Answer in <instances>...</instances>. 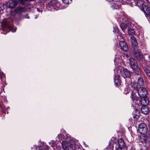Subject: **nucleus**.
<instances>
[{
  "label": "nucleus",
  "instance_id": "nucleus-8",
  "mask_svg": "<svg viewBox=\"0 0 150 150\" xmlns=\"http://www.w3.org/2000/svg\"><path fill=\"white\" fill-rule=\"evenodd\" d=\"M1 24L3 27L8 29L12 32L15 31L14 30V27L10 23L8 22L6 19L4 18L3 19L1 22Z\"/></svg>",
  "mask_w": 150,
  "mask_h": 150
},
{
  "label": "nucleus",
  "instance_id": "nucleus-29",
  "mask_svg": "<svg viewBox=\"0 0 150 150\" xmlns=\"http://www.w3.org/2000/svg\"><path fill=\"white\" fill-rule=\"evenodd\" d=\"M6 4L3 3H0V11H3L6 7Z\"/></svg>",
  "mask_w": 150,
  "mask_h": 150
},
{
  "label": "nucleus",
  "instance_id": "nucleus-4",
  "mask_svg": "<svg viewBox=\"0 0 150 150\" xmlns=\"http://www.w3.org/2000/svg\"><path fill=\"white\" fill-rule=\"evenodd\" d=\"M129 63L134 72L138 75H140L141 73V71L138 66L137 62L132 57L129 58Z\"/></svg>",
  "mask_w": 150,
  "mask_h": 150
},
{
  "label": "nucleus",
  "instance_id": "nucleus-42",
  "mask_svg": "<svg viewBox=\"0 0 150 150\" xmlns=\"http://www.w3.org/2000/svg\"><path fill=\"white\" fill-rule=\"evenodd\" d=\"M129 56H130V55H128V54H126V57H127V59H129V58L131 57V56L130 57H129Z\"/></svg>",
  "mask_w": 150,
  "mask_h": 150
},
{
  "label": "nucleus",
  "instance_id": "nucleus-7",
  "mask_svg": "<svg viewBox=\"0 0 150 150\" xmlns=\"http://www.w3.org/2000/svg\"><path fill=\"white\" fill-rule=\"evenodd\" d=\"M133 53L134 56L139 60L140 63L142 64H144L142 62L144 58H143V56L141 52V50L139 49L135 48L134 49Z\"/></svg>",
  "mask_w": 150,
  "mask_h": 150
},
{
  "label": "nucleus",
  "instance_id": "nucleus-23",
  "mask_svg": "<svg viewBox=\"0 0 150 150\" xmlns=\"http://www.w3.org/2000/svg\"><path fill=\"white\" fill-rule=\"evenodd\" d=\"M49 147L47 145H44L43 147L40 146L35 147L36 150H49Z\"/></svg>",
  "mask_w": 150,
  "mask_h": 150
},
{
  "label": "nucleus",
  "instance_id": "nucleus-18",
  "mask_svg": "<svg viewBox=\"0 0 150 150\" xmlns=\"http://www.w3.org/2000/svg\"><path fill=\"white\" fill-rule=\"evenodd\" d=\"M141 111L142 113L147 115L149 112V108L147 105L142 106L141 109Z\"/></svg>",
  "mask_w": 150,
  "mask_h": 150
},
{
  "label": "nucleus",
  "instance_id": "nucleus-20",
  "mask_svg": "<svg viewBox=\"0 0 150 150\" xmlns=\"http://www.w3.org/2000/svg\"><path fill=\"white\" fill-rule=\"evenodd\" d=\"M62 145L63 148L67 150H71V146H68V144L66 141H62Z\"/></svg>",
  "mask_w": 150,
  "mask_h": 150
},
{
  "label": "nucleus",
  "instance_id": "nucleus-2",
  "mask_svg": "<svg viewBox=\"0 0 150 150\" xmlns=\"http://www.w3.org/2000/svg\"><path fill=\"white\" fill-rule=\"evenodd\" d=\"M117 16L118 21L122 22L123 21V18L125 17L124 15V12L123 11H121L119 13H117ZM130 25V24L129 23L125 24L122 23L120 25V27L122 30L124 32L127 29V26H129Z\"/></svg>",
  "mask_w": 150,
  "mask_h": 150
},
{
  "label": "nucleus",
  "instance_id": "nucleus-12",
  "mask_svg": "<svg viewBox=\"0 0 150 150\" xmlns=\"http://www.w3.org/2000/svg\"><path fill=\"white\" fill-rule=\"evenodd\" d=\"M141 9L144 12L148 19L150 21V8L145 4L142 6Z\"/></svg>",
  "mask_w": 150,
  "mask_h": 150
},
{
  "label": "nucleus",
  "instance_id": "nucleus-38",
  "mask_svg": "<svg viewBox=\"0 0 150 150\" xmlns=\"http://www.w3.org/2000/svg\"><path fill=\"white\" fill-rule=\"evenodd\" d=\"M46 0H39V2L42 3H44Z\"/></svg>",
  "mask_w": 150,
  "mask_h": 150
},
{
  "label": "nucleus",
  "instance_id": "nucleus-27",
  "mask_svg": "<svg viewBox=\"0 0 150 150\" xmlns=\"http://www.w3.org/2000/svg\"><path fill=\"white\" fill-rule=\"evenodd\" d=\"M132 87L135 89L137 91L138 90V89L139 88V87L138 85L136 83L134 82L131 84Z\"/></svg>",
  "mask_w": 150,
  "mask_h": 150
},
{
  "label": "nucleus",
  "instance_id": "nucleus-37",
  "mask_svg": "<svg viewBox=\"0 0 150 150\" xmlns=\"http://www.w3.org/2000/svg\"><path fill=\"white\" fill-rule=\"evenodd\" d=\"M24 2L25 3L23 5V6H27L28 5V4L25 2V1H33V0H23Z\"/></svg>",
  "mask_w": 150,
  "mask_h": 150
},
{
  "label": "nucleus",
  "instance_id": "nucleus-41",
  "mask_svg": "<svg viewBox=\"0 0 150 150\" xmlns=\"http://www.w3.org/2000/svg\"><path fill=\"white\" fill-rule=\"evenodd\" d=\"M126 90L127 91V92H125V93L126 94L129 93V92H130V90H128L127 88V89H126V90H125V91Z\"/></svg>",
  "mask_w": 150,
  "mask_h": 150
},
{
  "label": "nucleus",
  "instance_id": "nucleus-39",
  "mask_svg": "<svg viewBox=\"0 0 150 150\" xmlns=\"http://www.w3.org/2000/svg\"><path fill=\"white\" fill-rule=\"evenodd\" d=\"M115 150H122V149L121 148H120V147H116Z\"/></svg>",
  "mask_w": 150,
  "mask_h": 150
},
{
  "label": "nucleus",
  "instance_id": "nucleus-25",
  "mask_svg": "<svg viewBox=\"0 0 150 150\" xmlns=\"http://www.w3.org/2000/svg\"><path fill=\"white\" fill-rule=\"evenodd\" d=\"M137 84L139 87H142L144 85V82L142 78L140 77L138 78Z\"/></svg>",
  "mask_w": 150,
  "mask_h": 150
},
{
  "label": "nucleus",
  "instance_id": "nucleus-1",
  "mask_svg": "<svg viewBox=\"0 0 150 150\" xmlns=\"http://www.w3.org/2000/svg\"><path fill=\"white\" fill-rule=\"evenodd\" d=\"M21 6L20 5L16 8L14 11L10 13V15L15 20H18L19 18L20 15L26 11L25 6Z\"/></svg>",
  "mask_w": 150,
  "mask_h": 150
},
{
  "label": "nucleus",
  "instance_id": "nucleus-9",
  "mask_svg": "<svg viewBox=\"0 0 150 150\" xmlns=\"http://www.w3.org/2000/svg\"><path fill=\"white\" fill-rule=\"evenodd\" d=\"M50 7L57 10L62 8V6L57 1L54 0H52L50 2Z\"/></svg>",
  "mask_w": 150,
  "mask_h": 150
},
{
  "label": "nucleus",
  "instance_id": "nucleus-34",
  "mask_svg": "<svg viewBox=\"0 0 150 150\" xmlns=\"http://www.w3.org/2000/svg\"><path fill=\"white\" fill-rule=\"evenodd\" d=\"M126 2V3L128 4H133V3H134L133 2L134 1V0H124Z\"/></svg>",
  "mask_w": 150,
  "mask_h": 150
},
{
  "label": "nucleus",
  "instance_id": "nucleus-36",
  "mask_svg": "<svg viewBox=\"0 0 150 150\" xmlns=\"http://www.w3.org/2000/svg\"><path fill=\"white\" fill-rule=\"evenodd\" d=\"M5 76V75L4 73L2 71H0V79H2Z\"/></svg>",
  "mask_w": 150,
  "mask_h": 150
},
{
  "label": "nucleus",
  "instance_id": "nucleus-10",
  "mask_svg": "<svg viewBox=\"0 0 150 150\" xmlns=\"http://www.w3.org/2000/svg\"><path fill=\"white\" fill-rule=\"evenodd\" d=\"M139 103L138 106H145L149 104V98L147 96L143 97H140L139 100Z\"/></svg>",
  "mask_w": 150,
  "mask_h": 150
},
{
  "label": "nucleus",
  "instance_id": "nucleus-33",
  "mask_svg": "<svg viewBox=\"0 0 150 150\" xmlns=\"http://www.w3.org/2000/svg\"><path fill=\"white\" fill-rule=\"evenodd\" d=\"M142 63L144 64H142L145 65L146 64L148 66L150 67V60L148 62H147V61L144 59Z\"/></svg>",
  "mask_w": 150,
  "mask_h": 150
},
{
  "label": "nucleus",
  "instance_id": "nucleus-30",
  "mask_svg": "<svg viewBox=\"0 0 150 150\" xmlns=\"http://www.w3.org/2000/svg\"><path fill=\"white\" fill-rule=\"evenodd\" d=\"M128 32L129 34L131 35H133L135 34V31L133 29L128 28Z\"/></svg>",
  "mask_w": 150,
  "mask_h": 150
},
{
  "label": "nucleus",
  "instance_id": "nucleus-19",
  "mask_svg": "<svg viewBox=\"0 0 150 150\" xmlns=\"http://www.w3.org/2000/svg\"><path fill=\"white\" fill-rule=\"evenodd\" d=\"M120 76L119 75H116L114 78V82L117 86L121 85V80L120 79Z\"/></svg>",
  "mask_w": 150,
  "mask_h": 150
},
{
  "label": "nucleus",
  "instance_id": "nucleus-6",
  "mask_svg": "<svg viewBox=\"0 0 150 150\" xmlns=\"http://www.w3.org/2000/svg\"><path fill=\"white\" fill-rule=\"evenodd\" d=\"M138 129L139 132L142 134L140 137L143 135H145L146 137H150L148 134H147L148 132V129L147 126L145 124L141 123L139 124Z\"/></svg>",
  "mask_w": 150,
  "mask_h": 150
},
{
  "label": "nucleus",
  "instance_id": "nucleus-16",
  "mask_svg": "<svg viewBox=\"0 0 150 150\" xmlns=\"http://www.w3.org/2000/svg\"><path fill=\"white\" fill-rule=\"evenodd\" d=\"M119 47L122 50L127 51L128 50V47L126 43L124 41H120L119 43Z\"/></svg>",
  "mask_w": 150,
  "mask_h": 150
},
{
  "label": "nucleus",
  "instance_id": "nucleus-28",
  "mask_svg": "<svg viewBox=\"0 0 150 150\" xmlns=\"http://www.w3.org/2000/svg\"><path fill=\"white\" fill-rule=\"evenodd\" d=\"M113 32L115 34L120 35V33L118 27L117 26H115L113 27Z\"/></svg>",
  "mask_w": 150,
  "mask_h": 150
},
{
  "label": "nucleus",
  "instance_id": "nucleus-22",
  "mask_svg": "<svg viewBox=\"0 0 150 150\" xmlns=\"http://www.w3.org/2000/svg\"><path fill=\"white\" fill-rule=\"evenodd\" d=\"M134 3L141 8L145 4H144V1L143 0H136L134 1Z\"/></svg>",
  "mask_w": 150,
  "mask_h": 150
},
{
  "label": "nucleus",
  "instance_id": "nucleus-31",
  "mask_svg": "<svg viewBox=\"0 0 150 150\" xmlns=\"http://www.w3.org/2000/svg\"><path fill=\"white\" fill-rule=\"evenodd\" d=\"M113 147V145L112 144H111V142L110 141L109 142L108 145L107 146L105 150H107V149H112Z\"/></svg>",
  "mask_w": 150,
  "mask_h": 150
},
{
  "label": "nucleus",
  "instance_id": "nucleus-44",
  "mask_svg": "<svg viewBox=\"0 0 150 150\" xmlns=\"http://www.w3.org/2000/svg\"><path fill=\"white\" fill-rule=\"evenodd\" d=\"M112 1H117L118 0H111Z\"/></svg>",
  "mask_w": 150,
  "mask_h": 150
},
{
  "label": "nucleus",
  "instance_id": "nucleus-24",
  "mask_svg": "<svg viewBox=\"0 0 150 150\" xmlns=\"http://www.w3.org/2000/svg\"><path fill=\"white\" fill-rule=\"evenodd\" d=\"M130 40L131 41L132 45L133 47H135L137 45V42L136 38L132 36L130 37Z\"/></svg>",
  "mask_w": 150,
  "mask_h": 150
},
{
  "label": "nucleus",
  "instance_id": "nucleus-21",
  "mask_svg": "<svg viewBox=\"0 0 150 150\" xmlns=\"http://www.w3.org/2000/svg\"><path fill=\"white\" fill-rule=\"evenodd\" d=\"M114 2L112 4L111 6L114 9H120L121 8L120 4H119L117 1H113Z\"/></svg>",
  "mask_w": 150,
  "mask_h": 150
},
{
  "label": "nucleus",
  "instance_id": "nucleus-11",
  "mask_svg": "<svg viewBox=\"0 0 150 150\" xmlns=\"http://www.w3.org/2000/svg\"><path fill=\"white\" fill-rule=\"evenodd\" d=\"M137 91L140 97L146 96L148 93L146 88L143 87H140Z\"/></svg>",
  "mask_w": 150,
  "mask_h": 150
},
{
  "label": "nucleus",
  "instance_id": "nucleus-40",
  "mask_svg": "<svg viewBox=\"0 0 150 150\" xmlns=\"http://www.w3.org/2000/svg\"><path fill=\"white\" fill-rule=\"evenodd\" d=\"M25 18H30L29 16L28 15V14L25 15Z\"/></svg>",
  "mask_w": 150,
  "mask_h": 150
},
{
  "label": "nucleus",
  "instance_id": "nucleus-32",
  "mask_svg": "<svg viewBox=\"0 0 150 150\" xmlns=\"http://www.w3.org/2000/svg\"><path fill=\"white\" fill-rule=\"evenodd\" d=\"M0 109H1L2 111L1 112H6V108L3 105L2 103H0Z\"/></svg>",
  "mask_w": 150,
  "mask_h": 150
},
{
  "label": "nucleus",
  "instance_id": "nucleus-14",
  "mask_svg": "<svg viewBox=\"0 0 150 150\" xmlns=\"http://www.w3.org/2000/svg\"><path fill=\"white\" fill-rule=\"evenodd\" d=\"M133 117L131 120H133L134 122H136L140 116V113L139 110L137 109H134V111L133 112Z\"/></svg>",
  "mask_w": 150,
  "mask_h": 150
},
{
  "label": "nucleus",
  "instance_id": "nucleus-17",
  "mask_svg": "<svg viewBox=\"0 0 150 150\" xmlns=\"http://www.w3.org/2000/svg\"><path fill=\"white\" fill-rule=\"evenodd\" d=\"M118 143L119 146L117 147H120L122 149H125L127 150V147L124 141V140L122 138H120L118 140Z\"/></svg>",
  "mask_w": 150,
  "mask_h": 150
},
{
  "label": "nucleus",
  "instance_id": "nucleus-3",
  "mask_svg": "<svg viewBox=\"0 0 150 150\" xmlns=\"http://www.w3.org/2000/svg\"><path fill=\"white\" fill-rule=\"evenodd\" d=\"M142 135L139 138L140 141L142 143L143 146L141 147L140 150H148L150 145V137Z\"/></svg>",
  "mask_w": 150,
  "mask_h": 150
},
{
  "label": "nucleus",
  "instance_id": "nucleus-13",
  "mask_svg": "<svg viewBox=\"0 0 150 150\" xmlns=\"http://www.w3.org/2000/svg\"><path fill=\"white\" fill-rule=\"evenodd\" d=\"M130 98L135 104L138 106L139 104V103L140 97L137 96L135 93L132 91L130 95Z\"/></svg>",
  "mask_w": 150,
  "mask_h": 150
},
{
  "label": "nucleus",
  "instance_id": "nucleus-5",
  "mask_svg": "<svg viewBox=\"0 0 150 150\" xmlns=\"http://www.w3.org/2000/svg\"><path fill=\"white\" fill-rule=\"evenodd\" d=\"M24 4L23 0H11L7 3L6 6L9 8H14L18 4L23 6Z\"/></svg>",
  "mask_w": 150,
  "mask_h": 150
},
{
  "label": "nucleus",
  "instance_id": "nucleus-26",
  "mask_svg": "<svg viewBox=\"0 0 150 150\" xmlns=\"http://www.w3.org/2000/svg\"><path fill=\"white\" fill-rule=\"evenodd\" d=\"M143 69L147 77L150 78V70L147 67H145L143 68Z\"/></svg>",
  "mask_w": 150,
  "mask_h": 150
},
{
  "label": "nucleus",
  "instance_id": "nucleus-15",
  "mask_svg": "<svg viewBox=\"0 0 150 150\" xmlns=\"http://www.w3.org/2000/svg\"><path fill=\"white\" fill-rule=\"evenodd\" d=\"M120 72L122 76L125 78H129L131 76L130 71L126 68H123Z\"/></svg>",
  "mask_w": 150,
  "mask_h": 150
},
{
  "label": "nucleus",
  "instance_id": "nucleus-43",
  "mask_svg": "<svg viewBox=\"0 0 150 150\" xmlns=\"http://www.w3.org/2000/svg\"><path fill=\"white\" fill-rule=\"evenodd\" d=\"M147 2L150 4V0H146Z\"/></svg>",
  "mask_w": 150,
  "mask_h": 150
},
{
  "label": "nucleus",
  "instance_id": "nucleus-45",
  "mask_svg": "<svg viewBox=\"0 0 150 150\" xmlns=\"http://www.w3.org/2000/svg\"><path fill=\"white\" fill-rule=\"evenodd\" d=\"M70 150H71L70 149ZM71 150H76V149H72V147L71 146Z\"/></svg>",
  "mask_w": 150,
  "mask_h": 150
},
{
  "label": "nucleus",
  "instance_id": "nucleus-35",
  "mask_svg": "<svg viewBox=\"0 0 150 150\" xmlns=\"http://www.w3.org/2000/svg\"><path fill=\"white\" fill-rule=\"evenodd\" d=\"M64 3L68 4L71 3L72 1V0H62Z\"/></svg>",
  "mask_w": 150,
  "mask_h": 150
}]
</instances>
